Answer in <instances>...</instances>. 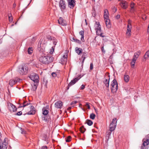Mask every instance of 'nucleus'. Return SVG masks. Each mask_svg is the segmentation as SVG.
<instances>
[{
	"instance_id": "5",
	"label": "nucleus",
	"mask_w": 149,
	"mask_h": 149,
	"mask_svg": "<svg viewBox=\"0 0 149 149\" xmlns=\"http://www.w3.org/2000/svg\"><path fill=\"white\" fill-rule=\"evenodd\" d=\"M28 68L25 66H21L19 68V72L22 75L26 74L27 72Z\"/></svg>"
},
{
	"instance_id": "57",
	"label": "nucleus",
	"mask_w": 149,
	"mask_h": 149,
	"mask_svg": "<svg viewBox=\"0 0 149 149\" xmlns=\"http://www.w3.org/2000/svg\"><path fill=\"white\" fill-rule=\"evenodd\" d=\"M2 143V140L1 139H0V149H2V146L1 143Z\"/></svg>"
},
{
	"instance_id": "62",
	"label": "nucleus",
	"mask_w": 149,
	"mask_h": 149,
	"mask_svg": "<svg viewBox=\"0 0 149 149\" xmlns=\"http://www.w3.org/2000/svg\"><path fill=\"white\" fill-rule=\"evenodd\" d=\"M16 3H14V4H13V8H15V7H16Z\"/></svg>"
},
{
	"instance_id": "44",
	"label": "nucleus",
	"mask_w": 149,
	"mask_h": 149,
	"mask_svg": "<svg viewBox=\"0 0 149 149\" xmlns=\"http://www.w3.org/2000/svg\"><path fill=\"white\" fill-rule=\"evenodd\" d=\"M104 19L105 20H107L108 19H109V17L108 15H104Z\"/></svg>"
},
{
	"instance_id": "25",
	"label": "nucleus",
	"mask_w": 149,
	"mask_h": 149,
	"mask_svg": "<svg viewBox=\"0 0 149 149\" xmlns=\"http://www.w3.org/2000/svg\"><path fill=\"white\" fill-rule=\"evenodd\" d=\"M96 24L97 25V28H95V30L96 31H101V27L100 25L99 24V22H96Z\"/></svg>"
},
{
	"instance_id": "17",
	"label": "nucleus",
	"mask_w": 149,
	"mask_h": 149,
	"mask_svg": "<svg viewBox=\"0 0 149 149\" xmlns=\"http://www.w3.org/2000/svg\"><path fill=\"white\" fill-rule=\"evenodd\" d=\"M67 55H64L61 59V61L62 64H64L66 63L67 61Z\"/></svg>"
},
{
	"instance_id": "26",
	"label": "nucleus",
	"mask_w": 149,
	"mask_h": 149,
	"mask_svg": "<svg viewBox=\"0 0 149 149\" xmlns=\"http://www.w3.org/2000/svg\"><path fill=\"white\" fill-rule=\"evenodd\" d=\"M72 41H74L75 42L78 43L79 44H81V41L77 39H76L74 37H73L72 38V40H71Z\"/></svg>"
},
{
	"instance_id": "24",
	"label": "nucleus",
	"mask_w": 149,
	"mask_h": 149,
	"mask_svg": "<svg viewBox=\"0 0 149 149\" xmlns=\"http://www.w3.org/2000/svg\"><path fill=\"white\" fill-rule=\"evenodd\" d=\"M38 83H34L33 86H32V89L33 91H36L37 89Z\"/></svg>"
},
{
	"instance_id": "32",
	"label": "nucleus",
	"mask_w": 149,
	"mask_h": 149,
	"mask_svg": "<svg viewBox=\"0 0 149 149\" xmlns=\"http://www.w3.org/2000/svg\"><path fill=\"white\" fill-rule=\"evenodd\" d=\"M30 104H31V103L30 102H28L26 101H24L23 103L22 107H24Z\"/></svg>"
},
{
	"instance_id": "12",
	"label": "nucleus",
	"mask_w": 149,
	"mask_h": 149,
	"mask_svg": "<svg viewBox=\"0 0 149 149\" xmlns=\"http://www.w3.org/2000/svg\"><path fill=\"white\" fill-rule=\"evenodd\" d=\"M58 23L62 25L66 26L67 25L66 21L64 20L62 17H60L59 19L58 20Z\"/></svg>"
},
{
	"instance_id": "59",
	"label": "nucleus",
	"mask_w": 149,
	"mask_h": 149,
	"mask_svg": "<svg viewBox=\"0 0 149 149\" xmlns=\"http://www.w3.org/2000/svg\"><path fill=\"white\" fill-rule=\"evenodd\" d=\"M98 35L100 36L101 37H105V36L103 35V33H100L99 34V35Z\"/></svg>"
},
{
	"instance_id": "38",
	"label": "nucleus",
	"mask_w": 149,
	"mask_h": 149,
	"mask_svg": "<svg viewBox=\"0 0 149 149\" xmlns=\"http://www.w3.org/2000/svg\"><path fill=\"white\" fill-rule=\"evenodd\" d=\"M117 120L116 118H114L113 119L112 122L111 123V124H116Z\"/></svg>"
},
{
	"instance_id": "61",
	"label": "nucleus",
	"mask_w": 149,
	"mask_h": 149,
	"mask_svg": "<svg viewBox=\"0 0 149 149\" xmlns=\"http://www.w3.org/2000/svg\"><path fill=\"white\" fill-rule=\"evenodd\" d=\"M52 50H51V51L50 52V53L51 54H52L53 53V52L54 51V49L53 48V47H52Z\"/></svg>"
},
{
	"instance_id": "23",
	"label": "nucleus",
	"mask_w": 149,
	"mask_h": 149,
	"mask_svg": "<svg viewBox=\"0 0 149 149\" xmlns=\"http://www.w3.org/2000/svg\"><path fill=\"white\" fill-rule=\"evenodd\" d=\"M79 34L80 35H81V41H82L83 42L84 41V31H80L79 32Z\"/></svg>"
},
{
	"instance_id": "35",
	"label": "nucleus",
	"mask_w": 149,
	"mask_h": 149,
	"mask_svg": "<svg viewBox=\"0 0 149 149\" xmlns=\"http://www.w3.org/2000/svg\"><path fill=\"white\" fill-rule=\"evenodd\" d=\"M95 115L93 113L91 114L90 116V118L91 119L94 120L95 118Z\"/></svg>"
},
{
	"instance_id": "27",
	"label": "nucleus",
	"mask_w": 149,
	"mask_h": 149,
	"mask_svg": "<svg viewBox=\"0 0 149 149\" xmlns=\"http://www.w3.org/2000/svg\"><path fill=\"white\" fill-rule=\"evenodd\" d=\"M134 3H131L130 5V7H131V8L130 10V12L131 13H134L135 11V9L134 8Z\"/></svg>"
},
{
	"instance_id": "53",
	"label": "nucleus",
	"mask_w": 149,
	"mask_h": 149,
	"mask_svg": "<svg viewBox=\"0 0 149 149\" xmlns=\"http://www.w3.org/2000/svg\"><path fill=\"white\" fill-rule=\"evenodd\" d=\"M101 31H96V32L97 34L98 35H99V34H100V33H102L101 32Z\"/></svg>"
},
{
	"instance_id": "52",
	"label": "nucleus",
	"mask_w": 149,
	"mask_h": 149,
	"mask_svg": "<svg viewBox=\"0 0 149 149\" xmlns=\"http://www.w3.org/2000/svg\"><path fill=\"white\" fill-rule=\"evenodd\" d=\"M40 149H47V147L46 146H44L42 147Z\"/></svg>"
},
{
	"instance_id": "56",
	"label": "nucleus",
	"mask_w": 149,
	"mask_h": 149,
	"mask_svg": "<svg viewBox=\"0 0 149 149\" xmlns=\"http://www.w3.org/2000/svg\"><path fill=\"white\" fill-rule=\"evenodd\" d=\"M52 75L53 77H55L56 76V74L55 72H52Z\"/></svg>"
},
{
	"instance_id": "3",
	"label": "nucleus",
	"mask_w": 149,
	"mask_h": 149,
	"mask_svg": "<svg viewBox=\"0 0 149 149\" xmlns=\"http://www.w3.org/2000/svg\"><path fill=\"white\" fill-rule=\"evenodd\" d=\"M131 22L132 21L130 19L128 20L126 35L127 36L129 37L131 36V29L132 28V26L131 24Z\"/></svg>"
},
{
	"instance_id": "48",
	"label": "nucleus",
	"mask_w": 149,
	"mask_h": 149,
	"mask_svg": "<svg viewBox=\"0 0 149 149\" xmlns=\"http://www.w3.org/2000/svg\"><path fill=\"white\" fill-rule=\"evenodd\" d=\"M22 113L21 111H20L18 112L16 114V115L17 116H20L22 115Z\"/></svg>"
},
{
	"instance_id": "21",
	"label": "nucleus",
	"mask_w": 149,
	"mask_h": 149,
	"mask_svg": "<svg viewBox=\"0 0 149 149\" xmlns=\"http://www.w3.org/2000/svg\"><path fill=\"white\" fill-rule=\"evenodd\" d=\"M116 124H110L109 125L110 130L111 131H113L115 130V128L116 127Z\"/></svg>"
},
{
	"instance_id": "46",
	"label": "nucleus",
	"mask_w": 149,
	"mask_h": 149,
	"mask_svg": "<svg viewBox=\"0 0 149 149\" xmlns=\"http://www.w3.org/2000/svg\"><path fill=\"white\" fill-rule=\"evenodd\" d=\"M93 68V63H91L90 64V70H92Z\"/></svg>"
},
{
	"instance_id": "33",
	"label": "nucleus",
	"mask_w": 149,
	"mask_h": 149,
	"mask_svg": "<svg viewBox=\"0 0 149 149\" xmlns=\"http://www.w3.org/2000/svg\"><path fill=\"white\" fill-rule=\"evenodd\" d=\"M86 129L83 126L80 128V131L81 133H84L86 131Z\"/></svg>"
},
{
	"instance_id": "40",
	"label": "nucleus",
	"mask_w": 149,
	"mask_h": 149,
	"mask_svg": "<svg viewBox=\"0 0 149 149\" xmlns=\"http://www.w3.org/2000/svg\"><path fill=\"white\" fill-rule=\"evenodd\" d=\"M8 18L9 21L10 22H12L13 20V17L12 16V15L11 14H10V15H8Z\"/></svg>"
},
{
	"instance_id": "2",
	"label": "nucleus",
	"mask_w": 149,
	"mask_h": 149,
	"mask_svg": "<svg viewBox=\"0 0 149 149\" xmlns=\"http://www.w3.org/2000/svg\"><path fill=\"white\" fill-rule=\"evenodd\" d=\"M110 86H111V89L112 93H114L117 91L118 89V84L115 79H114L111 82Z\"/></svg>"
},
{
	"instance_id": "20",
	"label": "nucleus",
	"mask_w": 149,
	"mask_h": 149,
	"mask_svg": "<svg viewBox=\"0 0 149 149\" xmlns=\"http://www.w3.org/2000/svg\"><path fill=\"white\" fill-rule=\"evenodd\" d=\"M105 24L108 28H109L111 27V24L109 19L105 20Z\"/></svg>"
},
{
	"instance_id": "49",
	"label": "nucleus",
	"mask_w": 149,
	"mask_h": 149,
	"mask_svg": "<svg viewBox=\"0 0 149 149\" xmlns=\"http://www.w3.org/2000/svg\"><path fill=\"white\" fill-rule=\"evenodd\" d=\"M101 50L102 51L103 53H105V51L104 50V45H103L101 48Z\"/></svg>"
},
{
	"instance_id": "36",
	"label": "nucleus",
	"mask_w": 149,
	"mask_h": 149,
	"mask_svg": "<svg viewBox=\"0 0 149 149\" xmlns=\"http://www.w3.org/2000/svg\"><path fill=\"white\" fill-rule=\"evenodd\" d=\"M71 137L70 136H68L65 138V141L67 142H69L71 141Z\"/></svg>"
},
{
	"instance_id": "6",
	"label": "nucleus",
	"mask_w": 149,
	"mask_h": 149,
	"mask_svg": "<svg viewBox=\"0 0 149 149\" xmlns=\"http://www.w3.org/2000/svg\"><path fill=\"white\" fill-rule=\"evenodd\" d=\"M81 75H80L71 80V82L68 84L67 87V90H68L70 86L74 84L81 78Z\"/></svg>"
},
{
	"instance_id": "15",
	"label": "nucleus",
	"mask_w": 149,
	"mask_h": 149,
	"mask_svg": "<svg viewBox=\"0 0 149 149\" xmlns=\"http://www.w3.org/2000/svg\"><path fill=\"white\" fill-rule=\"evenodd\" d=\"M87 53H86V52H83L82 53V55L81 56V58L83 59L82 61L81 62L82 65H83L85 58L87 57Z\"/></svg>"
},
{
	"instance_id": "42",
	"label": "nucleus",
	"mask_w": 149,
	"mask_h": 149,
	"mask_svg": "<svg viewBox=\"0 0 149 149\" xmlns=\"http://www.w3.org/2000/svg\"><path fill=\"white\" fill-rule=\"evenodd\" d=\"M104 15H108L109 14L108 11L107 9H104Z\"/></svg>"
},
{
	"instance_id": "19",
	"label": "nucleus",
	"mask_w": 149,
	"mask_h": 149,
	"mask_svg": "<svg viewBox=\"0 0 149 149\" xmlns=\"http://www.w3.org/2000/svg\"><path fill=\"white\" fill-rule=\"evenodd\" d=\"M127 2L124 1L121 2L120 5L123 8L126 9L127 7Z\"/></svg>"
},
{
	"instance_id": "14",
	"label": "nucleus",
	"mask_w": 149,
	"mask_h": 149,
	"mask_svg": "<svg viewBox=\"0 0 149 149\" xmlns=\"http://www.w3.org/2000/svg\"><path fill=\"white\" fill-rule=\"evenodd\" d=\"M59 6L61 9H65L66 5L65 4V2L63 0H60L59 3Z\"/></svg>"
},
{
	"instance_id": "47",
	"label": "nucleus",
	"mask_w": 149,
	"mask_h": 149,
	"mask_svg": "<svg viewBox=\"0 0 149 149\" xmlns=\"http://www.w3.org/2000/svg\"><path fill=\"white\" fill-rule=\"evenodd\" d=\"M21 133L22 134H25L26 133V131H24V129H22V128H21Z\"/></svg>"
},
{
	"instance_id": "16",
	"label": "nucleus",
	"mask_w": 149,
	"mask_h": 149,
	"mask_svg": "<svg viewBox=\"0 0 149 149\" xmlns=\"http://www.w3.org/2000/svg\"><path fill=\"white\" fill-rule=\"evenodd\" d=\"M108 79H104V83L105 85V86L109 88V82L110 80V75H108Z\"/></svg>"
},
{
	"instance_id": "1",
	"label": "nucleus",
	"mask_w": 149,
	"mask_h": 149,
	"mask_svg": "<svg viewBox=\"0 0 149 149\" xmlns=\"http://www.w3.org/2000/svg\"><path fill=\"white\" fill-rule=\"evenodd\" d=\"M54 59V57L51 56H41L39 58V61L41 63L45 64H47L52 62Z\"/></svg>"
},
{
	"instance_id": "51",
	"label": "nucleus",
	"mask_w": 149,
	"mask_h": 149,
	"mask_svg": "<svg viewBox=\"0 0 149 149\" xmlns=\"http://www.w3.org/2000/svg\"><path fill=\"white\" fill-rule=\"evenodd\" d=\"M47 38L49 40H52V36H47Z\"/></svg>"
},
{
	"instance_id": "55",
	"label": "nucleus",
	"mask_w": 149,
	"mask_h": 149,
	"mask_svg": "<svg viewBox=\"0 0 149 149\" xmlns=\"http://www.w3.org/2000/svg\"><path fill=\"white\" fill-rule=\"evenodd\" d=\"M86 106L87 107L88 109H90V106L88 103H86Z\"/></svg>"
},
{
	"instance_id": "31",
	"label": "nucleus",
	"mask_w": 149,
	"mask_h": 149,
	"mask_svg": "<svg viewBox=\"0 0 149 149\" xmlns=\"http://www.w3.org/2000/svg\"><path fill=\"white\" fill-rule=\"evenodd\" d=\"M136 60L134 58H133L132 61L131 63V64L132 68H133L134 66Z\"/></svg>"
},
{
	"instance_id": "37",
	"label": "nucleus",
	"mask_w": 149,
	"mask_h": 149,
	"mask_svg": "<svg viewBox=\"0 0 149 149\" xmlns=\"http://www.w3.org/2000/svg\"><path fill=\"white\" fill-rule=\"evenodd\" d=\"M149 56V51H148L146 52V53L145 54L144 57L145 58H147Z\"/></svg>"
},
{
	"instance_id": "45",
	"label": "nucleus",
	"mask_w": 149,
	"mask_h": 149,
	"mask_svg": "<svg viewBox=\"0 0 149 149\" xmlns=\"http://www.w3.org/2000/svg\"><path fill=\"white\" fill-rule=\"evenodd\" d=\"M35 38L34 37H33L31 40V44H32L33 42H35Z\"/></svg>"
},
{
	"instance_id": "22",
	"label": "nucleus",
	"mask_w": 149,
	"mask_h": 149,
	"mask_svg": "<svg viewBox=\"0 0 149 149\" xmlns=\"http://www.w3.org/2000/svg\"><path fill=\"white\" fill-rule=\"evenodd\" d=\"M17 81L16 80H10L9 82V84L11 86H13L15 84L17 83Z\"/></svg>"
},
{
	"instance_id": "60",
	"label": "nucleus",
	"mask_w": 149,
	"mask_h": 149,
	"mask_svg": "<svg viewBox=\"0 0 149 149\" xmlns=\"http://www.w3.org/2000/svg\"><path fill=\"white\" fill-rule=\"evenodd\" d=\"M42 119H43V120H44L46 121H47V118H46V116H45Z\"/></svg>"
},
{
	"instance_id": "34",
	"label": "nucleus",
	"mask_w": 149,
	"mask_h": 149,
	"mask_svg": "<svg viewBox=\"0 0 149 149\" xmlns=\"http://www.w3.org/2000/svg\"><path fill=\"white\" fill-rule=\"evenodd\" d=\"M33 48L32 47H29L28 49V52L29 54H31L33 52Z\"/></svg>"
},
{
	"instance_id": "7",
	"label": "nucleus",
	"mask_w": 149,
	"mask_h": 149,
	"mask_svg": "<svg viewBox=\"0 0 149 149\" xmlns=\"http://www.w3.org/2000/svg\"><path fill=\"white\" fill-rule=\"evenodd\" d=\"M143 144L141 146V149H148L147 146L149 144V139H143Z\"/></svg>"
},
{
	"instance_id": "39",
	"label": "nucleus",
	"mask_w": 149,
	"mask_h": 149,
	"mask_svg": "<svg viewBox=\"0 0 149 149\" xmlns=\"http://www.w3.org/2000/svg\"><path fill=\"white\" fill-rule=\"evenodd\" d=\"M139 54L137 53H135L133 56V58H134L136 60L137 58L139 57Z\"/></svg>"
},
{
	"instance_id": "54",
	"label": "nucleus",
	"mask_w": 149,
	"mask_h": 149,
	"mask_svg": "<svg viewBox=\"0 0 149 149\" xmlns=\"http://www.w3.org/2000/svg\"><path fill=\"white\" fill-rule=\"evenodd\" d=\"M85 85H84V84H82L81 87V88L80 89H82V90H83L84 89V88H85Z\"/></svg>"
},
{
	"instance_id": "28",
	"label": "nucleus",
	"mask_w": 149,
	"mask_h": 149,
	"mask_svg": "<svg viewBox=\"0 0 149 149\" xmlns=\"http://www.w3.org/2000/svg\"><path fill=\"white\" fill-rule=\"evenodd\" d=\"M124 81L126 82H127L129 80V76L127 75H125L124 76Z\"/></svg>"
},
{
	"instance_id": "58",
	"label": "nucleus",
	"mask_w": 149,
	"mask_h": 149,
	"mask_svg": "<svg viewBox=\"0 0 149 149\" xmlns=\"http://www.w3.org/2000/svg\"><path fill=\"white\" fill-rule=\"evenodd\" d=\"M120 15H118L116 16V19H118L120 18Z\"/></svg>"
},
{
	"instance_id": "50",
	"label": "nucleus",
	"mask_w": 149,
	"mask_h": 149,
	"mask_svg": "<svg viewBox=\"0 0 149 149\" xmlns=\"http://www.w3.org/2000/svg\"><path fill=\"white\" fill-rule=\"evenodd\" d=\"M77 103V101H72V102L71 103L70 105H73L76 104Z\"/></svg>"
},
{
	"instance_id": "4",
	"label": "nucleus",
	"mask_w": 149,
	"mask_h": 149,
	"mask_svg": "<svg viewBox=\"0 0 149 149\" xmlns=\"http://www.w3.org/2000/svg\"><path fill=\"white\" fill-rule=\"evenodd\" d=\"M29 78L34 83H38L39 78L38 75L35 73H33L31 74L29 77Z\"/></svg>"
},
{
	"instance_id": "13",
	"label": "nucleus",
	"mask_w": 149,
	"mask_h": 149,
	"mask_svg": "<svg viewBox=\"0 0 149 149\" xmlns=\"http://www.w3.org/2000/svg\"><path fill=\"white\" fill-rule=\"evenodd\" d=\"M63 105V102L59 100L56 102L55 104V107L57 108L61 109Z\"/></svg>"
},
{
	"instance_id": "41",
	"label": "nucleus",
	"mask_w": 149,
	"mask_h": 149,
	"mask_svg": "<svg viewBox=\"0 0 149 149\" xmlns=\"http://www.w3.org/2000/svg\"><path fill=\"white\" fill-rule=\"evenodd\" d=\"M112 131H111L110 130L107 132V136L108 137V139H109V136L111 134V132ZM108 139H107L108 140Z\"/></svg>"
},
{
	"instance_id": "43",
	"label": "nucleus",
	"mask_w": 149,
	"mask_h": 149,
	"mask_svg": "<svg viewBox=\"0 0 149 149\" xmlns=\"http://www.w3.org/2000/svg\"><path fill=\"white\" fill-rule=\"evenodd\" d=\"M52 40L53 41V44L54 45H55L56 44L57 42L56 40L55 39V38L54 37H52Z\"/></svg>"
},
{
	"instance_id": "9",
	"label": "nucleus",
	"mask_w": 149,
	"mask_h": 149,
	"mask_svg": "<svg viewBox=\"0 0 149 149\" xmlns=\"http://www.w3.org/2000/svg\"><path fill=\"white\" fill-rule=\"evenodd\" d=\"M8 139L7 138H5L3 142L2 140L1 143L2 146V149H7L8 147Z\"/></svg>"
},
{
	"instance_id": "64",
	"label": "nucleus",
	"mask_w": 149,
	"mask_h": 149,
	"mask_svg": "<svg viewBox=\"0 0 149 149\" xmlns=\"http://www.w3.org/2000/svg\"><path fill=\"white\" fill-rule=\"evenodd\" d=\"M147 32H149V24L148 26Z\"/></svg>"
},
{
	"instance_id": "8",
	"label": "nucleus",
	"mask_w": 149,
	"mask_h": 149,
	"mask_svg": "<svg viewBox=\"0 0 149 149\" xmlns=\"http://www.w3.org/2000/svg\"><path fill=\"white\" fill-rule=\"evenodd\" d=\"M8 106L10 111H16L17 110V108L16 106L13 104L9 102L8 103Z\"/></svg>"
},
{
	"instance_id": "18",
	"label": "nucleus",
	"mask_w": 149,
	"mask_h": 149,
	"mask_svg": "<svg viewBox=\"0 0 149 149\" xmlns=\"http://www.w3.org/2000/svg\"><path fill=\"white\" fill-rule=\"evenodd\" d=\"M75 51L78 54L80 55L81 53H82V49L81 48L76 47L75 48Z\"/></svg>"
},
{
	"instance_id": "30",
	"label": "nucleus",
	"mask_w": 149,
	"mask_h": 149,
	"mask_svg": "<svg viewBox=\"0 0 149 149\" xmlns=\"http://www.w3.org/2000/svg\"><path fill=\"white\" fill-rule=\"evenodd\" d=\"M86 123L88 125L91 126L93 124V122L91 120L89 119H87L86 121Z\"/></svg>"
},
{
	"instance_id": "29",
	"label": "nucleus",
	"mask_w": 149,
	"mask_h": 149,
	"mask_svg": "<svg viewBox=\"0 0 149 149\" xmlns=\"http://www.w3.org/2000/svg\"><path fill=\"white\" fill-rule=\"evenodd\" d=\"M42 110L43 112L42 114L45 116L47 115L49 113V111L45 109L44 108H43Z\"/></svg>"
},
{
	"instance_id": "63",
	"label": "nucleus",
	"mask_w": 149,
	"mask_h": 149,
	"mask_svg": "<svg viewBox=\"0 0 149 149\" xmlns=\"http://www.w3.org/2000/svg\"><path fill=\"white\" fill-rule=\"evenodd\" d=\"M19 106L18 108L23 107H22V105L21 104H20V103H19Z\"/></svg>"
},
{
	"instance_id": "10",
	"label": "nucleus",
	"mask_w": 149,
	"mask_h": 149,
	"mask_svg": "<svg viewBox=\"0 0 149 149\" xmlns=\"http://www.w3.org/2000/svg\"><path fill=\"white\" fill-rule=\"evenodd\" d=\"M68 6L71 8H73L75 5L74 1L73 0H68Z\"/></svg>"
},
{
	"instance_id": "11",
	"label": "nucleus",
	"mask_w": 149,
	"mask_h": 149,
	"mask_svg": "<svg viewBox=\"0 0 149 149\" xmlns=\"http://www.w3.org/2000/svg\"><path fill=\"white\" fill-rule=\"evenodd\" d=\"M31 110L27 113L28 115H34L36 113L35 109L34 106L31 105L30 106Z\"/></svg>"
}]
</instances>
